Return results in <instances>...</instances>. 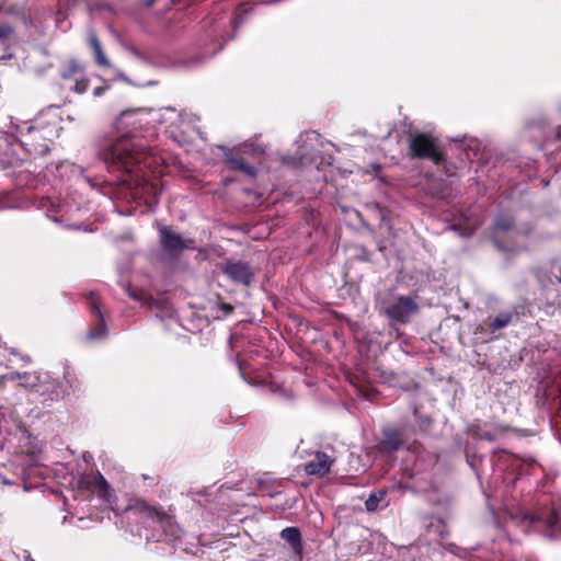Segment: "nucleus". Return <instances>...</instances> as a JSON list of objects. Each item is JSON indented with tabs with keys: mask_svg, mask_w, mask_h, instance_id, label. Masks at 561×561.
Segmentation results:
<instances>
[{
	"mask_svg": "<svg viewBox=\"0 0 561 561\" xmlns=\"http://www.w3.org/2000/svg\"><path fill=\"white\" fill-rule=\"evenodd\" d=\"M89 44L94 53L95 62L101 67H111L108 59L106 58L101 42L99 41L95 33L91 32L88 36Z\"/></svg>",
	"mask_w": 561,
	"mask_h": 561,
	"instance_id": "obj_14",
	"label": "nucleus"
},
{
	"mask_svg": "<svg viewBox=\"0 0 561 561\" xmlns=\"http://www.w3.org/2000/svg\"><path fill=\"white\" fill-rule=\"evenodd\" d=\"M13 34V28L9 25H0V41L8 38Z\"/></svg>",
	"mask_w": 561,
	"mask_h": 561,
	"instance_id": "obj_22",
	"label": "nucleus"
},
{
	"mask_svg": "<svg viewBox=\"0 0 561 561\" xmlns=\"http://www.w3.org/2000/svg\"><path fill=\"white\" fill-rule=\"evenodd\" d=\"M192 495H193V499L195 500L196 496H206L207 495V490L206 489H201V490H197L195 492H192Z\"/></svg>",
	"mask_w": 561,
	"mask_h": 561,
	"instance_id": "obj_25",
	"label": "nucleus"
},
{
	"mask_svg": "<svg viewBox=\"0 0 561 561\" xmlns=\"http://www.w3.org/2000/svg\"><path fill=\"white\" fill-rule=\"evenodd\" d=\"M417 310L419 306L414 298L399 296L385 308L383 313L396 322L408 323Z\"/></svg>",
	"mask_w": 561,
	"mask_h": 561,
	"instance_id": "obj_5",
	"label": "nucleus"
},
{
	"mask_svg": "<svg viewBox=\"0 0 561 561\" xmlns=\"http://www.w3.org/2000/svg\"><path fill=\"white\" fill-rule=\"evenodd\" d=\"M513 218L506 215L497 216L494 224L495 229L500 231H508L513 228Z\"/></svg>",
	"mask_w": 561,
	"mask_h": 561,
	"instance_id": "obj_18",
	"label": "nucleus"
},
{
	"mask_svg": "<svg viewBox=\"0 0 561 561\" xmlns=\"http://www.w3.org/2000/svg\"><path fill=\"white\" fill-rule=\"evenodd\" d=\"M222 272L231 282L243 286H250L255 278L253 267L243 261H227Z\"/></svg>",
	"mask_w": 561,
	"mask_h": 561,
	"instance_id": "obj_7",
	"label": "nucleus"
},
{
	"mask_svg": "<svg viewBox=\"0 0 561 561\" xmlns=\"http://www.w3.org/2000/svg\"><path fill=\"white\" fill-rule=\"evenodd\" d=\"M156 2V0H148L147 5H152Z\"/></svg>",
	"mask_w": 561,
	"mask_h": 561,
	"instance_id": "obj_30",
	"label": "nucleus"
},
{
	"mask_svg": "<svg viewBox=\"0 0 561 561\" xmlns=\"http://www.w3.org/2000/svg\"><path fill=\"white\" fill-rule=\"evenodd\" d=\"M386 497V491L385 490H378L376 492H373L368 499L365 501V508L367 512H376L379 510L380 504L385 501Z\"/></svg>",
	"mask_w": 561,
	"mask_h": 561,
	"instance_id": "obj_15",
	"label": "nucleus"
},
{
	"mask_svg": "<svg viewBox=\"0 0 561 561\" xmlns=\"http://www.w3.org/2000/svg\"><path fill=\"white\" fill-rule=\"evenodd\" d=\"M151 111L138 107L119 113L112 125V141L100 151V158L108 172L128 187L140 186L145 182L144 168L150 165L148 144L140 137L150 123Z\"/></svg>",
	"mask_w": 561,
	"mask_h": 561,
	"instance_id": "obj_1",
	"label": "nucleus"
},
{
	"mask_svg": "<svg viewBox=\"0 0 561 561\" xmlns=\"http://www.w3.org/2000/svg\"><path fill=\"white\" fill-rule=\"evenodd\" d=\"M225 161L230 165V169L233 171H240L251 178L256 175V169L247 163L242 158L236 157L231 150L227 149L225 152Z\"/></svg>",
	"mask_w": 561,
	"mask_h": 561,
	"instance_id": "obj_12",
	"label": "nucleus"
},
{
	"mask_svg": "<svg viewBox=\"0 0 561 561\" xmlns=\"http://www.w3.org/2000/svg\"><path fill=\"white\" fill-rule=\"evenodd\" d=\"M5 13H8V14H21L22 11H21L20 8L15 7V5H11V7L5 9Z\"/></svg>",
	"mask_w": 561,
	"mask_h": 561,
	"instance_id": "obj_23",
	"label": "nucleus"
},
{
	"mask_svg": "<svg viewBox=\"0 0 561 561\" xmlns=\"http://www.w3.org/2000/svg\"><path fill=\"white\" fill-rule=\"evenodd\" d=\"M107 89V87H98L93 90V94L94 96H101L105 90Z\"/></svg>",
	"mask_w": 561,
	"mask_h": 561,
	"instance_id": "obj_24",
	"label": "nucleus"
},
{
	"mask_svg": "<svg viewBox=\"0 0 561 561\" xmlns=\"http://www.w3.org/2000/svg\"><path fill=\"white\" fill-rule=\"evenodd\" d=\"M62 80H77L83 75V66L75 59L68 60L59 71Z\"/></svg>",
	"mask_w": 561,
	"mask_h": 561,
	"instance_id": "obj_13",
	"label": "nucleus"
},
{
	"mask_svg": "<svg viewBox=\"0 0 561 561\" xmlns=\"http://www.w3.org/2000/svg\"><path fill=\"white\" fill-rule=\"evenodd\" d=\"M403 442L400 433L393 428H387L382 433V439L379 443L381 453L391 454L401 448Z\"/></svg>",
	"mask_w": 561,
	"mask_h": 561,
	"instance_id": "obj_10",
	"label": "nucleus"
},
{
	"mask_svg": "<svg viewBox=\"0 0 561 561\" xmlns=\"http://www.w3.org/2000/svg\"><path fill=\"white\" fill-rule=\"evenodd\" d=\"M512 321V313L502 312L497 314L492 322L490 323V329L492 331H497L502 328H505Z\"/></svg>",
	"mask_w": 561,
	"mask_h": 561,
	"instance_id": "obj_17",
	"label": "nucleus"
},
{
	"mask_svg": "<svg viewBox=\"0 0 561 561\" xmlns=\"http://www.w3.org/2000/svg\"><path fill=\"white\" fill-rule=\"evenodd\" d=\"M90 295H91L90 309H91V313L96 318V327H95V329L89 330V332L87 333V337L89 340L102 339L106 335L105 320H104L103 313L100 309V304L96 300V298L94 297V294L91 293Z\"/></svg>",
	"mask_w": 561,
	"mask_h": 561,
	"instance_id": "obj_9",
	"label": "nucleus"
},
{
	"mask_svg": "<svg viewBox=\"0 0 561 561\" xmlns=\"http://www.w3.org/2000/svg\"><path fill=\"white\" fill-rule=\"evenodd\" d=\"M159 239L163 251L173 256L179 255L185 249H194L193 240H184L181 234L165 226L159 228Z\"/></svg>",
	"mask_w": 561,
	"mask_h": 561,
	"instance_id": "obj_6",
	"label": "nucleus"
},
{
	"mask_svg": "<svg viewBox=\"0 0 561 561\" xmlns=\"http://www.w3.org/2000/svg\"><path fill=\"white\" fill-rule=\"evenodd\" d=\"M280 538L289 543L290 549L296 556L302 554L304 546L299 528L294 526L284 528L280 531Z\"/></svg>",
	"mask_w": 561,
	"mask_h": 561,
	"instance_id": "obj_11",
	"label": "nucleus"
},
{
	"mask_svg": "<svg viewBox=\"0 0 561 561\" xmlns=\"http://www.w3.org/2000/svg\"><path fill=\"white\" fill-rule=\"evenodd\" d=\"M156 2V0H148L147 5H152Z\"/></svg>",
	"mask_w": 561,
	"mask_h": 561,
	"instance_id": "obj_31",
	"label": "nucleus"
},
{
	"mask_svg": "<svg viewBox=\"0 0 561 561\" xmlns=\"http://www.w3.org/2000/svg\"><path fill=\"white\" fill-rule=\"evenodd\" d=\"M0 484H11L3 476L0 474Z\"/></svg>",
	"mask_w": 561,
	"mask_h": 561,
	"instance_id": "obj_27",
	"label": "nucleus"
},
{
	"mask_svg": "<svg viewBox=\"0 0 561 561\" xmlns=\"http://www.w3.org/2000/svg\"><path fill=\"white\" fill-rule=\"evenodd\" d=\"M548 528H554L559 523V516L556 511H551L547 514H542L538 517Z\"/></svg>",
	"mask_w": 561,
	"mask_h": 561,
	"instance_id": "obj_20",
	"label": "nucleus"
},
{
	"mask_svg": "<svg viewBox=\"0 0 561 561\" xmlns=\"http://www.w3.org/2000/svg\"><path fill=\"white\" fill-rule=\"evenodd\" d=\"M18 139L30 152L43 154L49 150L46 135L38 125L24 124L23 126H19Z\"/></svg>",
	"mask_w": 561,
	"mask_h": 561,
	"instance_id": "obj_3",
	"label": "nucleus"
},
{
	"mask_svg": "<svg viewBox=\"0 0 561 561\" xmlns=\"http://www.w3.org/2000/svg\"><path fill=\"white\" fill-rule=\"evenodd\" d=\"M335 459L323 451H316L313 458L302 465L308 476L324 477L331 470Z\"/></svg>",
	"mask_w": 561,
	"mask_h": 561,
	"instance_id": "obj_8",
	"label": "nucleus"
},
{
	"mask_svg": "<svg viewBox=\"0 0 561 561\" xmlns=\"http://www.w3.org/2000/svg\"><path fill=\"white\" fill-rule=\"evenodd\" d=\"M481 437L488 440H493V437L490 434H484Z\"/></svg>",
	"mask_w": 561,
	"mask_h": 561,
	"instance_id": "obj_28",
	"label": "nucleus"
},
{
	"mask_svg": "<svg viewBox=\"0 0 561 561\" xmlns=\"http://www.w3.org/2000/svg\"><path fill=\"white\" fill-rule=\"evenodd\" d=\"M156 2V0H148L147 5H152Z\"/></svg>",
	"mask_w": 561,
	"mask_h": 561,
	"instance_id": "obj_32",
	"label": "nucleus"
},
{
	"mask_svg": "<svg viewBox=\"0 0 561 561\" xmlns=\"http://www.w3.org/2000/svg\"><path fill=\"white\" fill-rule=\"evenodd\" d=\"M95 485L98 488L99 495L103 499H107L110 484L100 472L95 476Z\"/></svg>",
	"mask_w": 561,
	"mask_h": 561,
	"instance_id": "obj_19",
	"label": "nucleus"
},
{
	"mask_svg": "<svg viewBox=\"0 0 561 561\" xmlns=\"http://www.w3.org/2000/svg\"><path fill=\"white\" fill-rule=\"evenodd\" d=\"M409 149L412 158L427 159L435 164H439L444 160L443 153L437 149L435 140L425 134L412 136Z\"/></svg>",
	"mask_w": 561,
	"mask_h": 561,
	"instance_id": "obj_4",
	"label": "nucleus"
},
{
	"mask_svg": "<svg viewBox=\"0 0 561 561\" xmlns=\"http://www.w3.org/2000/svg\"><path fill=\"white\" fill-rule=\"evenodd\" d=\"M220 309H221L222 311H225L226 313H230V312H232V310H233L232 306H231V305H229V304H222V305L220 306Z\"/></svg>",
	"mask_w": 561,
	"mask_h": 561,
	"instance_id": "obj_26",
	"label": "nucleus"
},
{
	"mask_svg": "<svg viewBox=\"0 0 561 561\" xmlns=\"http://www.w3.org/2000/svg\"><path fill=\"white\" fill-rule=\"evenodd\" d=\"M12 380H19L20 385L25 387H35L37 383V376L32 373H14L11 375Z\"/></svg>",
	"mask_w": 561,
	"mask_h": 561,
	"instance_id": "obj_16",
	"label": "nucleus"
},
{
	"mask_svg": "<svg viewBox=\"0 0 561 561\" xmlns=\"http://www.w3.org/2000/svg\"><path fill=\"white\" fill-rule=\"evenodd\" d=\"M75 85L72 88V90L78 93V94H83L87 92L88 88H89V79L85 78L83 75L80 76L79 78H77V80H75Z\"/></svg>",
	"mask_w": 561,
	"mask_h": 561,
	"instance_id": "obj_21",
	"label": "nucleus"
},
{
	"mask_svg": "<svg viewBox=\"0 0 561 561\" xmlns=\"http://www.w3.org/2000/svg\"><path fill=\"white\" fill-rule=\"evenodd\" d=\"M0 11H2V5L0 4Z\"/></svg>",
	"mask_w": 561,
	"mask_h": 561,
	"instance_id": "obj_33",
	"label": "nucleus"
},
{
	"mask_svg": "<svg viewBox=\"0 0 561 561\" xmlns=\"http://www.w3.org/2000/svg\"><path fill=\"white\" fill-rule=\"evenodd\" d=\"M124 513L139 520L141 524L157 523L159 527L169 536L179 538L181 528L174 522L173 516L163 511L161 507L149 504L147 501L135 497L124 508Z\"/></svg>",
	"mask_w": 561,
	"mask_h": 561,
	"instance_id": "obj_2",
	"label": "nucleus"
},
{
	"mask_svg": "<svg viewBox=\"0 0 561 561\" xmlns=\"http://www.w3.org/2000/svg\"><path fill=\"white\" fill-rule=\"evenodd\" d=\"M24 559H25V561H34V560L31 558V556H30V554H25V556H24Z\"/></svg>",
	"mask_w": 561,
	"mask_h": 561,
	"instance_id": "obj_29",
	"label": "nucleus"
}]
</instances>
